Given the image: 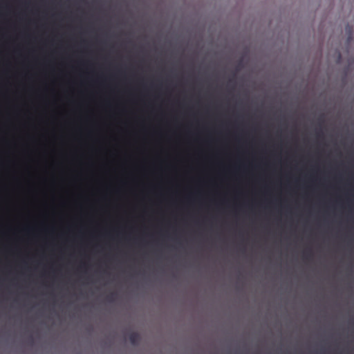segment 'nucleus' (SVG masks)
Listing matches in <instances>:
<instances>
[{
  "mask_svg": "<svg viewBox=\"0 0 354 354\" xmlns=\"http://www.w3.org/2000/svg\"><path fill=\"white\" fill-rule=\"evenodd\" d=\"M110 155L112 158H115L116 156V153L115 151H111Z\"/></svg>",
  "mask_w": 354,
  "mask_h": 354,
  "instance_id": "6e6552de",
  "label": "nucleus"
},
{
  "mask_svg": "<svg viewBox=\"0 0 354 354\" xmlns=\"http://www.w3.org/2000/svg\"><path fill=\"white\" fill-rule=\"evenodd\" d=\"M62 156V158H63L64 160H66V159H67V155H66V153H63Z\"/></svg>",
  "mask_w": 354,
  "mask_h": 354,
  "instance_id": "1a4fd4ad",
  "label": "nucleus"
},
{
  "mask_svg": "<svg viewBox=\"0 0 354 354\" xmlns=\"http://www.w3.org/2000/svg\"><path fill=\"white\" fill-rule=\"evenodd\" d=\"M122 111L123 112H125V111H126V109H125V107H124V105L122 106Z\"/></svg>",
  "mask_w": 354,
  "mask_h": 354,
  "instance_id": "9d476101",
  "label": "nucleus"
},
{
  "mask_svg": "<svg viewBox=\"0 0 354 354\" xmlns=\"http://www.w3.org/2000/svg\"><path fill=\"white\" fill-rule=\"evenodd\" d=\"M345 31L348 33V39H351V28L347 26L346 28H345Z\"/></svg>",
  "mask_w": 354,
  "mask_h": 354,
  "instance_id": "39448f33",
  "label": "nucleus"
},
{
  "mask_svg": "<svg viewBox=\"0 0 354 354\" xmlns=\"http://www.w3.org/2000/svg\"><path fill=\"white\" fill-rule=\"evenodd\" d=\"M205 142L209 143V140H205Z\"/></svg>",
  "mask_w": 354,
  "mask_h": 354,
  "instance_id": "dca6fc26",
  "label": "nucleus"
},
{
  "mask_svg": "<svg viewBox=\"0 0 354 354\" xmlns=\"http://www.w3.org/2000/svg\"><path fill=\"white\" fill-rule=\"evenodd\" d=\"M107 104H108L109 106H111V102H110L109 100H108Z\"/></svg>",
  "mask_w": 354,
  "mask_h": 354,
  "instance_id": "2eb2a0df",
  "label": "nucleus"
},
{
  "mask_svg": "<svg viewBox=\"0 0 354 354\" xmlns=\"http://www.w3.org/2000/svg\"><path fill=\"white\" fill-rule=\"evenodd\" d=\"M198 140H199V137H198V136H196V137L195 138V140H196V141H198Z\"/></svg>",
  "mask_w": 354,
  "mask_h": 354,
  "instance_id": "ddd939ff",
  "label": "nucleus"
},
{
  "mask_svg": "<svg viewBox=\"0 0 354 354\" xmlns=\"http://www.w3.org/2000/svg\"><path fill=\"white\" fill-rule=\"evenodd\" d=\"M335 54H336V57H337V59H336L337 62H339L340 57H341L339 53V52H335Z\"/></svg>",
  "mask_w": 354,
  "mask_h": 354,
  "instance_id": "0eeeda50",
  "label": "nucleus"
},
{
  "mask_svg": "<svg viewBox=\"0 0 354 354\" xmlns=\"http://www.w3.org/2000/svg\"><path fill=\"white\" fill-rule=\"evenodd\" d=\"M152 162L155 165H162L167 162V158L162 157V156L160 153H158L153 158Z\"/></svg>",
  "mask_w": 354,
  "mask_h": 354,
  "instance_id": "20e7f679",
  "label": "nucleus"
},
{
  "mask_svg": "<svg viewBox=\"0 0 354 354\" xmlns=\"http://www.w3.org/2000/svg\"><path fill=\"white\" fill-rule=\"evenodd\" d=\"M274 161L273 165L276 167H281L283 165V160L281 154V151L272 153Z\"/></svg>",
  "mask_w": 354,
  "mask_h": 354,
  "instance_id": "f03ea898",
  "label": "nucleus"
},
{
  "mask_svg": "<svg viewBox=\"0 0 354 354\" xmlns=\"http://www.w3.org/2000/svg\"><path fill=\"white\" fill-rule=\"evenodd\" d=\"M129 339L131 344L137 345L140 341V337L138 333L133 332L129 335Z\"/></svg>",
  "mask_w": 354,
  "mask_h": 354,
  "instance_id": "7ed1b4c3",
  "label": "nucleus"
},
{
  "mask_svg": "<svg viewBox=\"0 0 354 354\" xmlns=\"http://www.w3.org/2000/svg\"><path fill=\"white\" fill-rule=\"evenodd\" d=\"M88 131H89V133H93V129H88Z\"/></svg>",
  "mask_w": 354,
  "mask_h": 354,
  "instance_id": "9b49d317",
  "label": "nucleus"
},
{
  "mask_svg": "<svg viewBox=\"0 0 354 354\" xmlns=\"http://www.w3.org/2000/svg\"><path fill=\"white\" fill-rule=\"evenodd\" d=\"M205 160L207 162L218 167L232 168L236 172L250 168H268L270 165L266 156H262L260 160H258L255 155L253 156L251 160H245L243 158H239L234 162L227 161L225 159L220 157L219 151H216L214 156H206Z\"/></svg>",
  "mask_w": 354,
  "mask_h": 354,
  "instance_id": "f257e3e1",
  "label": "nucleus"
},
{
  "mask_svg": "<svg viewBox=\"0 0 354 354\" xmlns=\"http://www.w3.org/2000/svg\"><path fill=\"white\" fill-rule=\"evenodd\" d=\"M302 160H303L304 161H306V157H302Z\"/></svg>",
  "mask_w": 354,
  "mask_h": 354,
  "instance_id": "4468645a",
  "label": "nucleus"
},
{
  "mask_svg": "<svg viewBox=\"0 0 354 354\" xmlns=\"http://www.w3.org/2000/svg\"><path fill=\"white\" fill-rule=\"evenodd\" d=\"M115 294L114 293H111V295H109L108 297H107V300L109 301H113V297H114Z\"/></svg>",
  "mask_w": 354,
  "mask_h": 354,
  "instance_id": "423d86ee",
  "label": "nucleus"
},
{
  "mask_svg": "<svg viewBox=\"0 0 354 354\" xmlns=\"http://www.w3.org/2000/svg\"><path fill=\"white\" fill-rule=\"evenodd\" d=\"M308 257H311V253H310V254H309V255H306V256H305V257H306V259H308Z\"/></svg>",
  "mask_w": 354,
  "mask_h": 354,
  "instance_id": "f8f14e48",
  "label": "nucleus"
}]
</instances>
